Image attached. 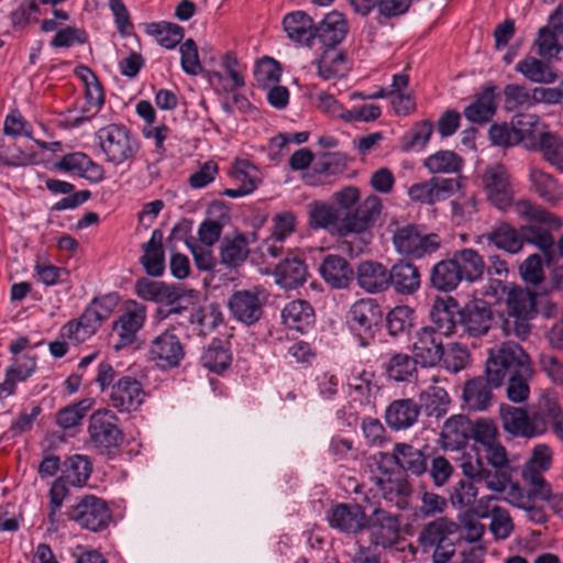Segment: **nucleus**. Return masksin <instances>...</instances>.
<instances>
[{
	"label": "nucleus",
	"instance_id": "nucleus-1",
	"mask_svg": "<svg viewBox=\"0 0 563 563\" xmlns=\"http://www.w3.org/2000/svg\"><path fill=\"white\" fill-rule=\"evenodd\" d=\"M498 428L489 418L472 420L471 440L478 445L484 456L464 454L461 468L465 477L476 482H485V486L497 493L506 489L510 482V464L505 446L498 441Z\"/></svg>",
	"mask_w": 563,
	"mask_h": 563
},
{
	"label": "nucleus",
	"instance_id": "nucleus-2",
	"mask_svg": "<svg viewBox=\"0 0 563 563\" xmlns=\"http://www.w3.org/2000/svg\"><path fill=\"white\" fill-rule=\"evenodd\" d=\"M430 319L442 335L481 338L490 330L494 312L485 300L473 299L461 306L455 298L448 297L434 300Z\"/></svg>",
	"mask_w": 563,
	"mask_h": 563
},
{
	"label": "nucleus",
	"instance_id": "nucleus-3",
	"mask_svg": "<svg viewBox=\"0 0 563 563\" xmlns=\"http://www.w3.org/2000/svg\"><path fill=\"white\" fill-rule=\"evenodd\" d=\"M382 211V201L369 195L355 208L354 213L342 216L333 205L316 200L309 203V227L312 229L335 230L340 238L351 234L360 235L363 244L372 239L371 229L375 225Z\"/></svg>",
	"mask_w": 563,
	"mask_h": 563
},
{
	"label": "nucleus",
	"instance_id": "nucleus-4",
	"mask_svg": "<svg viewBox=\"0 0 563 563\" xmlns=\"http://www.w3.org/2000/svg\"><path fill=\"white\" fill-rule=\"evenodd\" d=\"M485 375L495 387L507 383V397L512 402L528 399L533 368L529 355L519 344L506 342L497 350H492L486 361Z\"/></svg>",
	"mask_w": 563,
	"mask_h": 563
},
{
	"label": "nucleus",
	"instance_id": "nucleus-5",
	"mask_svg": "<svg viewBox=\"0 0 563 563\" xmlns=\"http://www.w3.org/2000/svg\"><path fill=\"white\" fill-rule=\"evenodd\" d=\"M484 257L474 249L456 250L451 257L434 263L429 269V286L439 292H451L462 283H478L485 275Z\"/></svg>",
	"mask_w": 563,
	"mask_h": 563
},
{
	"label": "nucleus",
	"instance_id": "nucleus-6",
	"mask_svg": "<svg viewBox=\"0 0 563 563\" xmlns=\"http://www.w3.org/2000/svg\"><path fill=\"white\" fill-rule=\"evenodd\" d=\"M515 212L520 219L529 222L521 225L522 246L531 244L541 250L548 245H555L552 232L562 228V221L558 216L528 199L518 200L515 203Z\"/></svg>",
	"mask_w": 563,
	"mask_h": 563
},
{
	"label": "nucleus",
	"instance_id": "nucleus-7",
	"mask_svg": "<svg viewBox=\"0 0 563 563\" xmlns=\"http://www.w3.org/2000/svg\"><path fill=\"white\" fill-rule=\"evenodd\" d=\"M96 137L104 161L114 166L132 163L141 150L139 137L123 123H109L100 128Z\"/></svg>",
	"mask_w": 563,
	"mask_h": 563
},
{
	"label": "nucleus",
	"instance_id": "nucleus-8",
	"mask_svg": "<svg viewBox=\"0 0 563 563\" xmlns=\"http://www.w3.org/2000/svg\"><path fill=\"white\" fill-rule=\"evenodd\" d=\"M395 251L407 260H422L442 245L437 233H424L419 225L408 223L397 227L391 236Z\"/></svg>",
	"mask_w": 563,
	"mask_h": 563
},
{
	"label": "nucleus",
	"instance_id": "nucleus-9",
	"mask_svg": "<svg viewBox=\"0 0 563 563\" xmlns=\"http://www.w3.org/2000/svg\"><path fill=\"white\" fill-rule=\"evenodd\" d=\"M382 320V308L374 298L355 301L346 313V324L362 347L369 346L374 341Z\"/></svg>",
	"mask_w": 563,
	"mask_h": 563
},
{
	"label": "nucleus",
	"instance_id": "nucleus-10",
	"mask_svg": "<svg viewBox=\"0 0 563 563\" xmlns=\"http://www.w3.org/2000/svg\"><path fill=\"white\" fill-rule=\"evenodd\" d=\"M67 516L81 529L96 533L108 529L112 519L108 503L90 494L79 497L77 503L68 508Z\"/></svg>",
	"mask_w": 563,
	"mask_h": 563
},
{
	"label": "nucleus",
	"instance_id": "nucleus-11",
	"mask_svg": "<svg viewBox=\"0 0 563 563\" xmlns=\"http://www.w3.org/2000/svg\"><path fill=\"white\" fill-rule=\"evenodd\" d=\"M118 417L111 410H99L89 419L88 433L93 448L100 454H112L124 439L118 427Z\"/></svg>",
	"mask_w": 563,
	"mask_h": 563
},
{
	"label": "nucleus",
	"instance_id": "nucleus-12",
	"mask_svg": "<svg viewBox=\"0 0 563 563\" xmlns=\"http://www.w3.org/2000/svg\"><path fill=\"white\" fill-rule=\"evenodd\" d=\"M482 185L487 200L498 210L506 212L515 209V189L511 176L503 164L486 166L482 175Z\"/></svg>",
	"mask_w": 563,
	"mask_h": 563
},
{
	"label": "nucleus",
	"instance_id": "nucleus-13",
	"mask_svg": "<svg viewBox=\"0 0 563 563\" xmlns=\"http://www.w3.org/2000/svg\"><path fill=\"white\" fill-rule=\"evenodd\" d=\"M266 301L265 289L254 286L234 290L228 298V309L235 321L252 327L263 318Z\"/></svg>",
	"mask_w": 563,
	"mask_h": 563
},
{
	"label": "nucleus",
	"instance_id": "nucleus-14",
	"mask_svg": "<svg viewBox=\"0 0 563 563\" xmlns=\"http://www.w3.org/2000/svg\"><path fill=\"white\" fill-rule=\"evenodd\" d=\"M455 523L439 518L429 522L419 534V543L424 551L433 549L434 563H446L455 552V545L450 536L455 531Z\"/></svg>",
	"mask_w": 563,
	"mask_h": 563
},
{
	"label": "nucleus",
	"instance_id": "nucleus-15",
	"mask_svg": "<svg viewBox=\"0 0 563 563\" xmlns=\"http://www.w3.org/2000/svg\"><path fill=\"white\" fill-rule=\"evenodd\" d=\"M185 357V347L173 330L156 335L148 346V358L162 369L175 368Z\"/></svg>",
	"mask_w": 563,
	"mask_h": 563
},
{
	"label": "nucleus",
	"instance_id": "nucleus-16",
	"mask_svg": "<svg viewBox=\"0 0 563 563\" xmlns=\"http://www.w3.org/2000/svg\"><path fill=\"white\" fill-rule=\"evenodd\" d=\"M438 328L422 327L412 338V354L422 367H433L445 357V350Z\"/></svg>",
	"mask_w": 563,
	"mask_h": 563
},
{
	"label": "nucleus",
	"instance_id": "nucleus-17",
	"mask_svg": "<svg viewBox=\"0 0 563 563\" xmlns=\"http://www.w3.org/2000/svg\"><path fill=\"white\" fill-rule=\"evenodd\" d=\"M108 397L109 404L119 412L130 413L141 407L146 393L135 377L122 375L112 384Z\"/></svg>",
	"mask_w": 563,
	"mask_h": 563
},
{
	"label": "nucleus",
	"instance_id": "nucleus-18",
	"mask_svg": "<svg viewBox=\"0 0 563 563\" xmlns=\"http://www.w3.org/2000/svg\"><path fill=\"white\" fill-rule=\"evenodd\" d=\"M399 517L391 515L382 508H375L366 516V525L371 538V545L384 549L393 547L399 537Z\"/></svg>",
	"mask_w": 563,
	"mask_h": 563
},
{
	"label": "nucleus",
	"instance_id": "nucleus-19",
	"mask_svg": "<svg viewBox=\"0 0 563 563\" xmlns=\"http://www.w3.org/2000/svg\"><path fill=\"white\" fill-rule=\"evenodd\" d=\"M146 319V307L135 300L125 302V308L119 319L113 323V331L118 334L114 350L120 351L131 345Z\"/></svg>",
	"mask_w": 563,
	"mask_h": 563
},
{
	"label": "nucleus",
	"instance_id": "nucleus-20",
	"mask_svg": "<svg viewBox=\"0 0 563 563\" xmlns=\"http://www.w3.org/2000/svg\"><path fill=\"white\" fill-rule=\"evenodd\" d=\"M504 429L515 435L527 439L541 435L542 423L527 410L503 404L499 408Z\"/></svg>",
	"mask_w": 563,
	"mask_h": 563
},
{
	"label": "nucleus",
	"instance_id": "nucleus-21",
	"mask_svg": "<svg viewBox=\"0 0 563 563\" xmlns=\"http://www.w3.org/2000/svg\"><path fill=\"white\" fill-rule=\"evenodd\" d=\"M421 287V273L411 260L399 258L389 268L388 289L400 296H412Z\"/></svg>",
	"mask_w": 563,
	"mask_h": 563
},
{
	"label": "nucleus",
	"instance_id": "nucleus-22",
	"mask_svg": "<svg viewBox=\"0 0 563 563\" xmlns=\"http://www.w3.org/2000/svg\"><path fill=\"white\" fill-rule=\"evenodd\" d=\"M460 187L456 179L432 177L429 180L413 184L408 189V196L412 201L423 205H434L445 200Z\"/></svg>",
	"mask_w": 563,
	"mask_h": 563
},
{
	"label": "nucleus",
	"instance_id": "nucleus-23",
	"mask_svg": "<svg viewBox=\"0 0 563 563\" xmlns=\"http://www.w3.org/2000/svg\"><path fill=\"white\" fill-rule=\"evenodd\" d=\"M54 168L59 172L75 174L93 184L100 183L104 177L103 167L82 152L64 155L54 163Z\"/></svg>",
	"mask_w": 563,
	"mask_h": 563
},
{
	"label": "nucleus",
	"instance_id": "nucleus-24",
	"mask_svg": "<svg viewBox=\"0 0 563 563\" xmlns=\"http://www.w3.org/2000/svg\"><path fill=\"white\" fill-rule=\"evenodd\" d=\"M318 271L324 283L332 289L349 288L355 275L352 265L338 254L325 255Z\"/></svg>",
	"mask_w": 563,
	"mask_h": 563
},
{
	"label": "nucleus",
	"instance_id": "nucleus-25",
	"mask_svg": "<svg viewBox=\"0 0 563 563\" xmlns=\"http://www.w3.org/2000/svg\"><path fill=\"white\" fill-rule=\"evenodd\" d=\"M493 388L487 376H476L465 382L462 391L463 407L468 411H486L494 401Z\"/></svg>",
	"mask_w": 563,
	"mask_h": 563
},
{
	"label": "nucleus",
	"instance_id": "nucleus-26",
	"mask_svg": "<svg viewBox=\"0 0 563 563\" xmlns=\"http://www.w3.org/2000/svg\"><path fill=\"white\" fill-rule=\"evenodd\" d=\"M330 527L344 533H358L364 530L366 515L357 504H338L328 515Z\"/></svg>",
	"mask_w": 563,
	"mask_h": 563
},
{
	"label": "nucleus",
	"instance_id": "nucleus-27",
	"mask_svg": "<svg viewBox=\"0 0 563 563\" xmlns=\"http://www.w3.org/2000/svg\"><path fill=\"white\" fill-rule=\"evenodd\" d=\"M388 273L384 264L363 261L357 265L354 278L360 288L368 294H380L388 289Z\"/></svg>",
	"mask_w": 563,
	"mask_h": 563
},
{
	"label": "nucleus",
	"instance_id": "nucleus-28",
	"mask_svg": "<svg viewBox=\"0 0 563 563\" xmlns=\"http://www.w3.org/2000/svg\"><path fill=\"white\" fill-rule=\"evenodd\" d=\"M421 407L411 398H401L391 401L385 410L386 424L395 430L411 428L419 418Z\"/></svg>",
	"mask_w": 563,
	"mask_h": 563
},
{
	"label": "nucleus",
	"instance_id": "nucleus-29",
	"mask_svg": "<svg viewBox=\"0 0 563 563\" xmlns=\"http://www.w3.org/2000/svg\"><path fill=\"white\" fill-rule=\"evenodd\" d=\"M347 30L344 15L332 11L325 14L318 24H314L313 40L318 38L323 46L334 48L345 38Z\"/></svg>",
	"mask_w": 563,
	"mask_h": 563
},
{
	"label": "nucleus",
	"instance_id": "nucleus-30",
	"mask_svg": "<svg viewBox=\"0 0 563 563\" xmlns=\"http://www.w3.org/2000/svg\"><path fill=\"white\" fill-rule=\"evenodd\" d=\"M229 207L223 201H213L210 203L209 213L217 214V219H206L198 228V243L201 245L213 246L220 241L223 228L229 221Z\"/></svg>",
	"mask_w": 563,
	"mask_h": 563
},
{
	"label": "nucleus",
	"instance_id": "nucleus-31",
	"mask_svg": "<svg viewBox=\"0 0 563 563\" xmlns=\"http://www.w3.org/2000/svg\"><path fill=\"white\" fill-rule=\"evenodd\" d=\"M383 457H388L401 470L419 476L428 471V462L426 455L419 450L408 443H396L390 454H382Z\"/></svg>",
	"mask_w": 563,
	"mask_h": 563
},
{
	"label": "nucleus",
	"instance_id": "nucleus-32",
	"mask_svg": "<svg viewBox=\"0 0 563 563\" xmlns=\"http://www.w3.org/2000/svg\"><path fill=\"white\" fill-rule=\"evenodd\" d=\"M163 239V231L155 229L152 232L151 239L142 245L143 255L140 257V263L148 276L159 277L165 272Z\"/></svg>",
	"mask_w": 563,
	"mask_h": 563
},
{
	"label": "nucleus",
	"instance_id": "nucleus-33",
	"mask_svg": "<svg viewBox=\"0 0 563 563\" xmlns=\"http://www.w3.org/2000/svg\"><path fill=\"white\" fill-rule=\"evenodd\" d=\"M482 239L508 254H518L522 250L521 227L517 229L507 222L495 224Z\"/></svg>",
	"mask_w": 563,
	"mask_h": 563
},
{
	"label": "nucleus",
	"instance_id": "nucleus-34",
	"mask_svg": "<svg viewBox=\"0 0 563 563\" xmlns=\"http://www.w3.org/2000/svg\"><path fill=\"white\" fill-rule=\"evenodd\" d=\"M496 86L492 82H487L481 92L476 95V99L473 103L464 109L465 118L474 123L488 122L496 113L497 104Z\"/></svg>",
	"mask_w": 563,
	"mask_h": 563
},
{
	"label": "nucleus",
	"instance_id": "nucleus-35",
	"mask_svg": "<svg viewBox=\"0 0 563 563\" xmlns=\"http://www.w3.org/2000/svg\"><path fill=\"white\" fill-rule=\"evenodd\" d=\"M283 27L291 41L306 46L312 45L314 22L305 11L287 13L283 19Z\"/></svg>",
	"mask_w": 563,
	"mask_h": 563
},
{
	"label": "nucleus",
	"instance_id": "nucleus-36",
	"mask_svg": "<svg viewBox=\"0 0 563 563\" xmlns=\"http://www.w3.org/2000/svg\"><path fill=\"white\" fill-rule=\"evenodd\" d=\"M283 323L300 333H305L314 324V309L306 300H292L282 310Z\"/></svg>",
	"mask_w": 563,
	"mask_h": 563
},
{
	"label": "nucleus",
	"instance_id": "nucleus-37",
	"mask_svg": "<svg viewBox=\"0 0 563 563\" xmlns=\"http://www.w3.org/2000/svg\"><path fill=\"white\" fill-rule=\"evenodd\" d=\"M250 254L249 240L243 233L224 235L220 241V262L225 267L238 268Z\"/></svg>",
	"mask_w": 563,
	"mask_h": 563
},
{
	"label": "nucleus",
	"instance_id": "nucleus-38",
	"mask_svg": "<svg viewBox=\"0 0 563 563\" xmlns=\"http://www.w3.org/2000/svg\"><path fill=\"white\" fill-rule=\"evenodd\" d=\"M472 420L463 415L450 417L443 424L442 439L446 449L459 450L471 440Z\"/></svg>",
	"mask_w": 563,
	"mask_h": 563
},
{
	"label": "nucleus",
	"instance_id": "nucleus-39",
	"mask_svg": "<svg viewBox=\"0 0 563 563\" xmlns=\"http://www.w3.org/2000/svg\"><path fill=\"white\" fill-rule=\"evenodd\" d=\"M274 276L282 288L295 289L306 282L307 267L299 257H286L275 267Z\"/></svg>",
	"mask_w": 563,
	"mask_h": 563
},
{
	"label": "nucleus",
	"instance_id": "nucleus-40",
	"mask_svg": "<svg viewBox=\"0 0 563 563\" xmlns=\"http://www.w3.org/2000/svg\"><path fill=\"white\" fill-rule=\"evenodd\" d=\"M92 473L91 459L84 454H74L62 462L60 478L74 487L87 484Z\"/></svg>",
	"mask_w": 563,
	"mask_h": 563
},
{
	"label": "nucleus",
	"instance_id": "nucleus-41",
	"mask_svg": "<svg viewBox=\"0 0 563 563\" xmlns=\"http://www.w3.org/2000/svg\"><path fill=\"white\" fill-rule=\"evenodd\" d=\"M537 297L534 291L521 286L512 285L507 292L508 314L536 316Z\"/></svg>",
	"mask_w": 563,
	"mask_h": 563
},
{
	"label": "nucleus",
	"instance_id": "nucleus-42",
	"mask_svg": "<svg viewBox=\"0 0 563 563\" xmlns=\"http://www.w3.org/2000/svg\"><path fill=\"white\" fill-rule=\"evenodd\" d=\"M378 486L383 497L388 503L394 504L398 509L408 507V499L412 493L410 483L401 476L378 479Z\"/></svg>",
	"mask_w": 563,
	"mask_h": 563
},
{
	"label": "nucleus",
	"instance_id": "nucleus-43",
	"mask_svg": "<svg viewBox=\"0 0 563 563\" xmlns=\"http://www.w3.org/2000/svg\"><path fill=\"white\" fill-rule=\"evenodd\" d=\"M418 364L413 355L396 353L386 363L385 371L389 379L409 383L417 377Z\"/></svg>",
	"mask_w": 563,
	"mask_h": 563
},
{
	"label": "nucleus",
	"instance_id": "nucleus-44",
	"mask_svg": "<svg viewBox=\"0 0 563 563\" xmlns=\"http://www.w3.org/2000/svg\"><path fill=\"white\" fill-rule=\"evenodd\" d=\"M232 362V354L220 339H213L203 351L200 363L216 374L223 373Z\"/></svg>",
	"mask_w": 563,
	"mask_h": 563
},
{
	"label": "nucleus",
	"instance_id": "nucleus-45",
	"mask_svg": "<svg viewBox=\"0 0 563 563\" xmlns=\"http://www.w3.org/2000/svg\"><path fill=\"white\" fill-rule=\"evenodd\" d=\"M529 178L536 194L543 201L555 205L561 199V186L552 175L542 169L532 168Z\"/></svg>",
	"mask_w": 563,
	"mask_h": 563
},
{
	"label": "nucleus",
	"instance_id": "nucleus-46",
	"mask_svg": "<svg viewBox=\"0 0 563 563\" xmlns=\"http://www.w3.org/2000/svg\"><path fill=\"white\" fill-rule=\"evenodd\" d=\"M516 70L528 80L536 84H552L556 75L541 59L528 56L516 65Z\"/></svg>",
	"mask_w": 563,
	"mask_h": 563
},
{
	"label": "nucleus",
	"instance_id": "nucleus-47",
	"mask_svg": "<svg viewBox=\"0 0 563 563\" xmlns=\"http://www.w3.org/2000/svg\"><path fill=\"white\" fill-rule=\"evenodd\" d=\"M532 417L541 421V435L547 431L548 422L562 415L558 397L552 390H544L531 407Z\"/></svg>",
	"mask_w": 563,
	"mask_h": 563
},
{
	"label": "nucleus",
	"instance_id": "nucleus-48",
	"mask_svg": "<svg viewBox=\"0 0 563 563\" xmlns=\"http://www.w3.org/2000/svg\"><path fill=\"white\" fill-rule=\"evenodd\" d=\"M419 405L424 409L429 417L441 418L448 410L450 405L449 394L444 388L439 386H430L427 390L420 394Z\"/></svg>",
	"mask_w": 563,
	"mask_h": 563
},
{
	"label": "nucleus",
	"instance_id": "nucleus-49",
	"mask_svg": "<svg viewBox=\"0 0 563 563\" xmlns=\"http://www.w3.org/2000/svg\"><path fill=\"white\" fill-rule=\"evenodd\" d=\"M346 54L334 48L324 49L320 58L316 60L319 76L324 80L333 79L343 74Z\"/></svg>",
	"mask_w": 563,
	"mask_h": 563
},
{
	"label": "nucleus",
	"instance_id": "nucleus-50",
	"mask_svg": "<svg viewBox=\"0 0 563 563\" xmlns=\"http://www.w3.org/2000/svg\"><path fill=\"white\" fill-rule=\"evenodd\" d=\"M147 33L155 36L156 41L167 49L175 48L184 38L183 26L172 22H153L147 25Z\"/></svg>",
	"mask_w": 563,
	"mask_h": 563
},
{
	"label": "nucleus",
	"instance_id": "nucleus-51",
	"mask_svg": "<svg viewBox=\"0 0 563 563\" xmlns=\"http://www.w3.org/2000/svg\"><path fill=\"white\" fill-rule=\"evenodd\" d=\"M423 165L432 174L459 173L462 169L463 159L453 151L441 150L428 156Z\"/></svg>",
	"mask_w": 563,
	"mask_h": 563
},
{
	"label": "nucleus",
	"instance_id": "nucleus-52",
	"mask_svg": "<svg viewBox=\"0 0 563 563\" xmlns=\"http://www.w3.org/2000/svg\"><path fill=\"white\" fill-rule=\"evenodd\" d=\"M433 133V123L430 120H423L413 124V126L402 136L401 148L406 152L421 151L427 145Z\"/></svg>",
	"mask_w": 563,
	"mask_h": 563
},
{
	"label": "nucleus",
	"instance_id": "nucleus-53",
	"mask_svg": "<svg viewBox=\"0 0 563 563\" xmlns=\"http://www.w3.org/2000/svg\"><path fill=\"white\" fill-rule=\"evenodd\" d=\"M415 311L408 306H396L386 316L388 334L397 336L407 333L413 325Z\"/></svg>",
	"mask_w": 563,
	"mask_h": 563
},
{
	"label": "nucleus",
	"instance_id": "nucleus-54",
	"mask_svg": "<svg viewBox=\"0 0 563 563\" xmlns=\"http://www.w3.org/2000/svg\"><path fill=\"white\" fill-rule=\"evenodd\" d=\"M538 47V54L542 58L560 60L563 54V46L558 43L555 31L548 26L539 29L538 37L534 41Z\"/></svg>",
	"mask_w": 563,
	"mask_h": 563
},
{
	"label": "nucleus",
	"instance_id": "nucleus-55",
	"mask_svg": "<svg viewBox=\"0 0 563 563\" xmlns=\"http://www.w3.org/2000/svg\"><path fill=\"white\" fill-rule=\"evenodd\" d=\"M465 479H460L455 485L450 489V501L454 507L463 508L471 506L477 496V488L474 486L475 484H485V482H476L468 477Z\"/></svg>",
	"mask_w": 563,
	"mask_h": 563
},
{
	"label": "nucleus",
	"instance_id": "nucleus-56",
	"mask_svg": "<svg viewBox=\"0 0 563 563\" xmlns=\"http://www.w3.org/2000/svg\"><path fill=\"white\" fill-rule=\"evenodd\" d=\"M91 406L90 399L80 400L65 408L56 415V423L63 429H70L80 423Z\"/></svg>",
	"mask_w": 563,
	"mask_h": 563
},
{
	"label": "nucleus",
	"instance_id": "nucleus-57",
	"mask_svg": "<svg viewBox=\"0 0 563 563\" xmlns=\"http://www.w3.org/2000/svg\"><path fill=\"white\" fill-rule=\"evenodd\" d=\"M539 142L543 158L563 170V143L561 140L551 133H541Z\"/></svg>",
	"mask_w": 563,
	"mask_h": 563
},
{
	"label": "nucleus",
	"instance_id": "nucleus-58",
	"mask_svg": "<svg viewBox=\"0 0 563 563\" xmlns=\"http://www.w3.org/2000/svg\"><path fill=\"white\" fill-rule=\"evenodd\" d=\"M489 530L496 539H507L514 530L512 519L509 512L501 507H493L490 510Z\"/></svg>",
	"mask_w": 563,
	"mask_h": 563
},
{
	"label": "nucleus",
	"instance_id": "nucleus-59",
	"mask_svg": "<svg viewBox=\"0 0 563 563\" xmlns=\"http://www.w3.org/2000/svg\"><path fill=\"white\" fill-rule=\"evenodd\" d=\"M540 124V119L537 114L533 113H518L512 117L511 125L514 128L515 141L519 143L526 139L533 137V134Z\"/></svg>",
	"mask_w": 563,
	"mask_h": 563
},
{
	"label": "nucleus",
	"instance_id": "nucleus-60",
	"mask_svg": "<svg viewBox=\"0 0 563 563\" xmlns=\"http://www.w3.org/2000/svg\"><path fill=\"white\" fill-rule=\"evenodd\" d=\"M88 41L84 29L66 26L56 32L51 41V46L56 48H68L74 45H82Z\"/></svg>",
	"mask_w": 563,
	"mask_h": 563
},
{
	"label": "nucleus",
	"instance_id": "nucleus-61",
	"mask_svg": "<svg viewBox=\"0 0 563 563\" xmlns=\"http://www.w3.org/2000/svg\"><path fill=\"white\" fill-rule=\"evenodd\" d=\"M254 76L262 86L277 84L282 76L280 65L272 57H263L256 65Z\"/></svg>",
	"mask_w": 563,
	"mask_h": 563
},
{
	"label": "nucleus",
	"instance_id": "nucleus-62",
	"mask_svg": "<svg viewBox=\"0 0 563 563\" xmlns=\"http://www.w3.org/2000/svg\"><path fill=\"white\" fill-rule=\"evenodd\" d=\"M521 278L531 285H539L544 279L542 257L538 253L529 255L519 266Z\"/></svg>",
	"mask_w": 563,
	"mask_h": 563
},
{
	"label": "nucleus",
	"instance_id": "nucleus-63",
	"mask_svg": "<svg viewBox=\"0 0 563 563\" xmlns=\"http://www.w3.org/2000/svg\"><path fill=\"white\" fill-rule=\"evenodd\" d=\"M180 52V65L183 70L188 74L196 76L201 73L202 67L198 56L197 44L192 38H187L179 48Z\"/></svg>",
	"mask_w": 563,
	"mask_h": 563
},
{
	"label": "nucleus",
	"instance_id": "nucleus-64",
	"mask_svg": "<svg viewBox=\"0 0 563 563\" xmlns=\"http://www.w3.org/2000/svg\"><path fill=\"white\" fill-rule=\"evenodd\" d=\"M334 207L342 216L354 213L355 208L361 205L360 190L354 186H346L333 194Z\"/></svg>",
	"mask_w": 563,
	"mask_h": 563
}]
</instances>
